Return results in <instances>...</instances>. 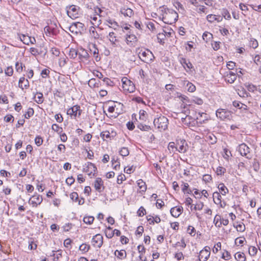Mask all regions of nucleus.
Listing matches in <instances>:
<instances>
[{
  "label": "nucleus",
  "mask_w": 261,
  "mask_h": 261,
  "mask_svg": "<svg viewBox=\"0 0 261 261\" xmlns=\"http://www.w3.org/2000/svg\"><path fill=\"white\" fill-rule=\"evenodd\" d=\"M160 9L162 12V19L164 23L172 24L177 20L178 15L175 11L164 6L160 7Z\"/></svg>",
  "instance_id": "1"
},
{
  "label": "nucleus",
  "mask_w": 261,
  "mask_h": 261,
  "mask_svg": "<svg viewBox=\"0 0 261 261\" xmlns=\"http://www.w3.org/2000/svg\"><path fill=\"white\" fill-rule=\"evenodd\" d=\"M153 124L160 131L165 130L167 128L168 120L165 116H160L154 119Z\"/></svg>",
  "instance_id": "2"
},
{
  "label": "nucleus",
  "mask_w": 261,
  "mask_h": 261,
  "mask_svg": "<svg viewBox=\"0 0 261 261\" xmlns=\"http://www.w3.org/2000/svg\"><path fill=\"white\" fill-rule=\"evenodd\" d=\"M138 56L142 61L146 63L152 62L154 58L153 54L149 49L144 51L141 50L138 53Z\"/></svg>",
  "instance_id": "3"
},
{
  "label": "nucleus",
  "mask_w": 261,
  "mask_h": 261,
  "mask_svg": "<svg viewBox=\"0 0 261 261\" xmlns=\"http://www.w3.org/2000/svg\"><path fill=\"white\" fill-rule=\"evenodd\" d=\"M122 87L124 91L129 93L133 92L135 87L133 83L128 80L126 77H123L121 79Z\"/></svg>",
  "instance_id": "4"
},
{
  "label": "nucleus",
  "mask_w": 261,
  "mask_h": 261,
  "mask_svg": "<svg viewBox=\"0 0 261 261\" xmlns=\"http://www.w3.org/2000/svg\"><path fill=\"white\" fill-rule=\"evenodd\" d=\"M82 112V110L80 107L78 105H75L67 110V114L69 115L71 118L76 119L77 117H80Z\"/></svg>",
  "instance_id": "5"
},
{
  "label": "nucleus",
  "mask_w": 261,
  "mask_h": 261,
  "mask_svg": "<svg viewBox=\"0 0 261 261\" xmlns=\"http://www.w3.org/2000/svg\"><path fill=\"white\" fill-rule=\"evenodd\" d=\"M216 115L218 118H220L222 120L230 119L231 116V114L230 111L223 109H218L216 111Z\"/></svg>",
  "instance_id": "6"
},
{
  "label": "nucleus",
  "mask_w": 261,
  "mask_h": 261,
  "mask_svg": "<svg viewBox=\"0 0 261 261\" xmlns=\"http://www.w3.org/2000/svg\"><path fill=\"white\" fill-rule=\"evenodd\" d=\"M211 255V248L205 246L199 252V259L200 261H207Z\"/></svg>",
  "instance_id": "7"
},
{
  "label": "nucleus",
  "mask_w": 261,
  "mask_h": 261,
  "mask_svg": "<svg viewBox=\"0 0 261 261\" xmlns=\"http://www.w3.org/2000/svg\"><path fill=\"white\" fill-rule=\"evenodd\" d=\"M86 165V166L83 168L84 172L87 173L90 177L94 176L97 169L94 164L90 162H88Z\"/></svg>",
  "instance_id": "8"
},
{
  "label": "nucleus",
  "mask_w": 261,
  "mask_h": 261,
  "mask_svg": "<svg viewBox=\"0 0 261 261\" xmlns=\"http://www.w3.org/2000/svg\"><path fill=\"white\" fill-rule=\"evenodd\" d=\"M79 8L75 5H71L67 8V13L72 19L78 17Z\"/></svg>",
  "instance_id": "9"
},
{
  "label": "nucleus",
  "mask_w": 261,
  "mask_h": 261,
  "mask_svg": "<svg viewBox=\"0 0 261 261\" xmlns=\"http://www.w3.org/2000/svg\"><path fill=\"white\" fill-rule=\"evenodd\" d=\"M238 151L242 156H246L247 159L251 158L250 154V149L245 143H242L239 146Z\"/></svg>",
  "instance_id": "10"
},
{
  "label": "nucleus",
  "mask_w": 261,
  "mask_h": 261,
  "mask_svg": "<svg viewBox=\"0 0 261 261\" xmlns=\"http://www.w3.org/2000/svg\"><path fill=\"white\" fill-rule=\"evenodd\" d=\"M176 144V150L180 153H185L188 149V145L185 140H177Z\"/></svg>",
  "instance_id": "11"
},
{
  "label": "nucleus",
  "mask_w": 261,
  "mask_h": 261,
  "mask_svg": "<svg viewBox=\"0 0 261 261\" xmlns=\"http://www.w3.org/2000/svg\"><path fill=\"white\" fill-rule=\"evenodd\" d=\"M103 244V237L100 234H96L92 239V245L97 248H100Z\"/></svg>",
  "instance_id": "12"
},
{
  "label": "nucleus",
  "mask_w": 261,
  "mask_h": 261,
  "mask_svg": "<svg viewBox=\"0 0 261 261\" xmlns=\"http://www.w3.org/2000/svg\"><path fill=\"white\" fill-rule=\"evenodd\" d=\"M42 198L39 195H34L30 198L29 202L33 206H37L38 205L41 204L42 201Z\"/></svg>",
  "instance_id": "13"
},
{
  "label": "nucleus",
  "mask_w": 261,
  "mask_h": 261,
  "mask_svg": "<svg viewBox=\"0 0 261 261\" xmlns=\"http://www.w3.org/2000/svg\"><path fill=\"white\" fill-rule=\"evenodd\" d=\"M94 186L95 190L99 193L102 192L105 189L103 182L101 178L99 177L96 178L94 183Z\"/></svg>",
  "instance_id": "14"
},
{
  "label": "nucleus",
  "mask_w": 261,
  "mask_h": 261,
  "mask_svg": "<svg viewBox=\"0 0 261 261\" xmlns=\"http://www.w3.org/2000/svg\"><path fill=\"white\" fill-rule=\"evenodd\" d=\"M183 211V208L181 206L172 207L170 210V213L171 215L175 217H178Z\"/></svg>",
  "instance_id": "15"
},
{
  "label": "nucleus",
  "mask_w": 261,
  "mask_h": 261,
  "mask_svg": "<svg viewBox=\"0 0 261 261\" xmlns=\"http://www.w3.org/2000/svg\"><path fill=\"white\" fill-rule=\"evenodd\" d=\"M84 24L81 22H77L75 23H73L70 27V30L71 32H73L74 31V29H76L77 30L75 31L76 32L77 31H81L84 30Z\"/></svg>",
  "instance_id": "16"
},
{
  "label": "nucleus",
  "mask_w": 261,
  "mask_h": 261,
  "mask_svg": "<svg viewBox=\"0 0 261 261\" xmlns=\"http://www.w3.org/2000/svg\"><path fill=\"white\" fill-rule=\"evenodd\" d=\"M19 87L21 89H28L29 86V82L27 79H25L24 77H21L19 80Z\"/></svg>",
  "instance_id": "17"
},
{
  "label": "nucleus",
  "mask_w": 261,
  "mask_h": 261,
  "mask_svg": "<svg viewBox=\"0 0 261 261\" xmlns=\"http://www.w3.org/2000/svg\"><path fill=\"white\" fill-rule=\"evenodd\" d=\"M107 38L109 39V40L111 42V44L113 46H117L116 43L118 41V40L117 39L116 34L114 32H110L108 36H107Z\"/></svg>",
  "instance_id": "18"
},
{
  "label": "nucleus",
  "mask_w": 261,
  "mask_h": 261,
  "mask_svg": "<svg viewBox=\"0 0 261 261\" xmlns=\"http://www.w3.org/2000/svg\"><path fill=\"white\" fill-rule=\"evenodd\" d=\"M213 200L215 204L220 205L221 207H223L224 206L222 204L221 198L222 197L220 193L218 192H215L213 194Z\"/></svg>",
  "instance_id": "19"
},
{
  "label": "nucleus",
  "mask_w": 261,
  "mask_h": 261,
  "mask_svg": "<svg viewBox=\"0 0 261 261\" xmlns=\"http://www.w3.org/2000/svg\"><path fill=\"white\" fill-rule=\"evenodd\" d=\"M106 24L114 30H116L119 27L118 23L116 21L110 18L106 20Z\"/></svg>",
  "instance_id": "20"
},
{
  "label": "nucleus",
  "mask_w": 261,
  "mask_h": 261,
  "mask_svg": "<svg viewBox=\"0 0 261 261\" xmlns=\"http://www.w3.org/2000/svg\"><path fill=\"white\" fill-rule=\"evenodd\" d=\"M206 19L210 22H214L215 21L220 22L222 20V17L221 16H217L216 15L209 14L207 16Z\"/></svg>",
  "instance_id": "21"
},
{
  "label": "nucleus",
  "mask_w": 261,
  "mask_h": 261,
  "mask_svg": "<svg viewBox=\"0 0 261 261\" xmlns=\"http://www.w3.org/2000/svg\"><path fill=\"white\" fill-rule=\"evenodd\" d=\"M120 12L125 16L131 17L133 15V10L125 7L121 9Z\"/></svg>",
  "instance_id": "22"
},
{
  "label": "nucleus",
  "mask_w": 261,
  "mask_h": 261,
  "mask_svg": "<svg viewBox=\"0 0 261 261\" xmlns=\"http://www.w3.org/2000/svg\"><path fill=\"white\" fill-rule=\"evenodd\" d=\"M137 185L139 188L140 192H145L147 189V186L145 182L141 179L137 181Z\"/></svg>",
  "instance_id": "23"
},
{
  "label": "nucleus",
  "mask_w": 261,
  "mask_h": 261,
  "mask_svg": "<svg viewBox=\"0 0 261 261\" xmlns=\"http://www.w3.org/2000/svg\"><path fill=\"white\" fill-rule=\"evenodd\" d=\"M137 40L136 36L134 34H127L126 35V42L127 44H133Z\"/></svg>",
  "instance_id": "24"
},
{
  "label": "nucleus",
  "mask_w": 261,
  "mask_h": 261,
  "mask_svg": "<svg viewBox=\"0 0 261 261\" xmlns=\"http://www.w3.org/2000/svg\"><path fill=\"white\" fill-rule=\"evenodd\" d=\"M114 254L119 259H122L126 257V252L124 250H121L120 251L116 250Z\"/></svg>",
  "instance_id": "25"
},
{
  "label": "nucleus",
  "mask_w": 261,
  "mask_h": 261,
  "mask_svg": "<svg viewBox=\"0 0 261 261\" xmlns=\"http://www.w3.org/2000/svg\"><path fill=\"white\" fill-rule=\"evenodd\" d=\"M234 258L237 261H246V256L243 252H237L234 255Z\"/></svg>",
  "instance_id": "26"
},
{
  "label": "nucleus",
  "mask_w": 261,
  "mask_h": 261,
  "mask_svg": "<svg viewBox=\"0 0 261 261\" xmlns=\"http://www.w3.org/2000/svg\"><path fill=\"white\" fill-rule=\"evenodd\" d=\"M180 62L185 68L187 67L188 69H190L193 68V65L192 63L190 61H187L185 58H181L180 60Z\"/></svg>",
  "instance_id": "27"
},
{
  "label": "nucleus",
  "mask_w": 261,
  "mask_h": 261,
  "mask_svg": "<svg viewBox=\"0 0 261 261\" xmlns=\"http://www.w3.org/2000/svg\"><path fill=\"white\" fill-rule=\"evenodd\" d=\"M90 51L92 53L93 55L95 56V60L96 61H98L100 60V58L98 57V49L95 47V44H92L91 47H90Z\"/></svg>",
  "instance_id": "28"
},
{
  "label": "nucleus",
  "mask_w": 261,
  "mask_h": 261,
  "mask_svg": "<svg viewBox=\"0 0 261 261\" xmlns=\"http://www.w3.org/2000/svg\"><path fill=\"white\" fill-rule=\"evenodd\" d=\"M220 192L223 195H225L228 192V190L224 184L221 183L218 186Z\"/></svg>",
  "instance_id": "29"
},
{
  "label": "nucleus",
  "mask_w": 261,
  "mask_h": 261,
  "mask_svg": "<svg viewBox=\"0 0 261 261\" xmlns=\"http://www.w3.org/2000/svg\"><path fill=\"white\" fill-rule=\"evenodd\" d=\"M106 236L111 239L114 236V230H112V228L110 226L108 227L105 231Z\"/></svg>",
  "instance_id": "30"
},
{
  "label": "nucleus",
  "mask_w": 261,
  "mask_h": 261,
  "mask_svg": "<svg viewBox=\"0 0 261 261\" xmlns=\"http://www.w3.org/2000/svg\"><path fill=\"white\" fill-rule=\"evenodd\" d=\"M36 95L37 97H36V96H34L35 101L39 104L42 103L44 101L43 94L41 93H37Z\"/></svg>",
  "instance_id": "31"
},
{
  "label": "nucleus",
  "mask_w": 261,
  "mask_h": 261,
  "mask_svg": "<svg viewBox=\"0 0 261 261\" xmlns=\"http://www.w3.org/2000/svg\"><path fill=\"white\" fill-rule=\"evenodd\" d=\"M236 79V74H227L226 76V81L229 83H233Z\"/></svg>",
  "instance_id": "32"
},
{
  "label": "nucleus",
  "mask_w": 261,
  "mask_h": 261,
  "mask_svg": "<svg viewBox=\"0 0 261 261\" xmlns=\"http://www.w3.org/2000/svg\"><path fill=\"white\" fill-rule=\"evenodd\" d=\"M168 148L170 151V153H174L176 151H177L176 144H175V143L173 142H170L168 144Z\"/></svg>",
  "instance_id": "33"
},
{
  "label": "nucleus",
  "mask_w": 261,
  "mask_h": 261,
  "mask_svg": "<svg viewBox=\"0 0 261 261\" xmlns=\"http://www.w3.org/2000/svg\"><path fill=\"white\" fill-rule=\"evenodd\" d=\"M31 37L21 34L19 36V38L21 41L25 44L29 45V41Z\"/></svg>",
  "instance_id": "34"
},
{
  "label": "nucleus",
  "mask_w": 261,
  "mask_h": 261,
  "mask_svg": "<svg viewBox=\"0 0 261 261\" xmlns=\"http://www.w3.org/2000/svg\"><path fill=\"white\" fill-rule=\"evenodd\" d=\"M248 252L251 256H255L257 252V249L255 246H250L248 248Z\"/></svg>",
  "instance_id": "35"
},
{
  "label": "nucleus",
  "mask_w": 261,
  "mask_h": 261,
  "mask_svg": "<svg viewBox=\"0 0 261 261\" xmlns=\"http://www.w3.org/2000/svg\"><path fill=\"white\" fill-rule=\"evenodd\" d=\"M34 111L33 108H29L27 112L24 114L25 118L29 119L30 117L34 115Z\"/></svg>",
  "instance_id": "36"
},
{
  "label": "nucleus",
  "mask_w": 261,
  "mask_h": 261,
  "mask_svg": "<svg viewBox=\"0 0 261 261\" xmlns=\"http://www.w3.org/2000/svg\"><path fill=\"white\" fill-rule=\"evenodd\" d=\"M119 153L122 156H126L129 154V151L126 147H122L119 150Z\"/></svg>",
  "instance_id": "37"
},
{
  "label": "nucleus",
  "mask_w": 261,
  "mask_h": 261,
  "mask_svg": "<svg viewBox=\"0 0 261 261\" xmlns=\"http://www.w3.org/2000/svg\"><path fill=\"white\" fill-rule=\"evenodd\" d=\"M94 218L92 216H86L83 219L84 222L88 224H91L93 223Z\"/></svg>",
  "instance_id": "38"
},
{
  "label": "nucleus",
  "mask_w": 261,
  "mask_h": 261,
  "mask_svg": "<svg viewBox=\"0 0 261 261\" xmlns=\"http://www.w3.org/2000/svg\"><path fill=\"white\" fill-rule=\"evenodd\" d=\"M212 36L213 35L211 33L205 32L203 34L202 38L206 42H208L212 38Z\"/></svg>",
  "instance_id": "39"
},
{
  "label": "nucleus",
  "mask_w": 261,
  "mask_h": 261,
  "mask_svg": "<svg viewBox=\"0 0 261 261\" xmlns=\"http://www.w3.org/2000/svg\"><path fill=\"white\" fill-rule=\"evenodd\" d=\"M187 90L190 92H193L196 90L195 86L191 83L188 82L187 85Z\"/></svg>",
  "instance_id": "40"
},
{
  "label": "nucleus",
  "mask_w": 261,
  "mask_h": 261,
  "mask_svg": "<svg viewBox=\"0 0 261 261\" xmlns=\"http://www.w3.org/2000/svg\"><path fill=\"white\" fill-rule=\"evenodd\" d=\"M88 85L91 88H94L98 86V83L96 82V79L93 78L89 81Z\"/></svg>",
  "instance_id": "41"
},
{
  "label": "nucleus",
  "mask_w": 261,
  "mask_h": 261,
  "mask_svg": "<svg viewBox=\"0 0 261 261\" xmlns=\"http://www.w3.org/2000/svg\"><path fill=\"white\" fill-rule=\"evenodd\" d=\"M100 137L103 140L106 139L111 138V134L109 131H103L101 133Z\"/></svg>",
  "instance_id": "42"
},
{
  "label": "nucleus",
  "mask_w": 261,
  "mask_h": 261,
  "mask_svg": "<svg viewBox=\"0 0 261 261\" xmlns=\"http://www.w3.org/2000/svg\"><path fill=\"white\" fill-rule=\"evenodd\" d=\"M221 257L224 260H228L231 258V255L228 251L225 250L222 253Z\"/></svg>",
  "instance_id": "43"
},
{
  "label": "nucleus",
  "mask_w": 261,
  "mask_h": 261,
  "mask_svg": "<svg viewBox=\"0 0 261 261\" xmlns=\"http://www.w3.org/2000/svg\"><path fill=\"white\" fill-rule=\"evenodd\" d=\"M137 248H138L139 252L140 253V254L139 255V258H140V259H142V258H143V254L145 252V248L144 247V246H141V245H139Z\"/></svg>",
  "instance_id": "44"
},
{
  "label": "nucleus",
  "mask_w": 261,
  "mask_h": 261,
  "mask_svg": "<svg viewBox=\"0 0 261 261\" xmlns=\"http://www.w3.org/2000/svg\"><path fill=\"white\" fill-rule=\"evenodd\" d=\"M189 185L188 183H183V187L182 188V191L184 193H187L188 194H191L192 191L189 189Z\"/></svg>",
  "instance_id": "45"
},
{
  "label": "nucleus",
  "mask_w": 261,
  "mask_h": 261,
  "mask_svg": "<svg viewBox=\"0 0 261 261\" xmlns=\"http://www.w3.org/2000/svg\"><path fill=\"white\" fill-rule=\"evenodd\" d=\"M235 227L237 230L239 232H244L245 230V226L243 223L237 225Z\"/></svg>",
  "instance_id": "46"
},
{
  "label": "nucleus",
  "mask_w": 261,
  "mask_h": 261,
  "mask_svg": "<svg viewBox=\"0 0 261 261\" xmlns=\"http://www.w3.org/2000/svg\"><path fill=\"white\" fill-rule=\"evenodd\" d=\"M51 128L55 132H57L58 133H61V132H62V128L61 127H60L57 124H53L52 126H51Z\"/></svg>",
  "instance_id": "47"
},
{
  "label": "nucleus",
  "mask_w": 261,
  "mask_h": 261,
  "mask_svg": "<svg viewBox=\"0 0 261 261\" xmlns=\"http://www.w3.org/2000/svg\"><path fill=\"white\" fill-rule=\"evenodd\" d=\"M254 63L257 65H261V56L256 55L253 58Z\"/></svg>",
  "instance_id": "48"
},
{
  "label": "nucleus",
  "mask_w": 261,
  "mask_h": 261,
  "mask_svg": "<svg viewBox=\"0 0 261 261\" xmlns=\"http://www.w3.org/2000/svg\"><path fill=\"white\" fill-rule=\"evenodd\" d=\"M69 56L71 58H75L77 56V51L73 48L70 49L69 53Z\"/></svg>",
  "instance_id": "49"
},
{
  "label": "nucleus",
  "mask_w": 261,
  "mask_h": 261,
  "mask_svg": "<svg viewBox=\"0 0 261 261\" xmlns=\"http://www.w3.org/2000/svg\"><path fill=\"white\" fill-rule=\"evenodd\" d=\"M79 249L81 251L87 252L90 249V246L87 245L86 244H83L80 246Z\"/></svg>",
  "instance_id": "50"
},
{
  "label": "nucleus",
  "mask_w": 261,
  "mask_h": 261,
  "mask_svg": "<svg viewBox=\"0 0 261 261\" xmlns=\"http://www.w3.org/2000/svg\"><path fill=\"white\" fill-rule=\"evenodd\" d=\"M44 32L46 35H51L53 34L54 30L53 29H51L49 26L45 27L44 28Z\"/></svg>",
  "instance_id": "51"
},
{
  "label": "nucleus",
  "mask_w": 261,
  "mask_h": 261,
  "mask_svg": "<svg viewBox=\"0 0 261 261\" xmlns=\"http://www.w3.org/2000/svg\"><path fill=\"white\" fill-rule=\"evenodd\" d=\"M187 232L190 235L194 236L196 233V230L192 226H189L188 228Z\"/></svg>",
  "instance_id": "52"
},
{
  "label": "nucleus",
  "mask_w": 261,
  "mask_h": 261,
  "mask_svg": "<svg viewBox=\"0 0 261 261\" xmlns=\"http://www.w3.org/2000/svg\"><path fill=\"white\" fill-rule=\"evenodd\" d=\"M221 248V243L220 242L217 243L213 249V252L214 253H217L218 251Z\"/></svg>",
  "instance_id": "53"
},
{
  "label": "nucleus",
  "mask_w": 261,
  "mask_h": 261,
  "mask_svg": "<svg viewBox=\"0 0 261 261\" xmlns=\"http://www.w3.org/2000/svg\"><path fill=\"white\" fill-rule=\"evenodd\" d=\"M245 241V238H238L235 240V244L237 245H242Z\"/></svg>",
  "instance_id": "54"
},
{
  "label": "nucleus",
  "mask_w": 261,
  "mask_h": 261,
  "mask_svg": "<svg viewBox=\"0 0 261 261\" xmlns=\"http://www.w3.org/2000/svg\"><path fill=\"white\" fill-rule=\"evenodd\" d=\"M145 214H146L145 209L143 206H141L137 212L138 215L139 217H142L144 215H145Z\"/></svg>",
  "instance_id": "55"
},
{
  "label": "nucleus",
  "mask_w": 261,
  "mask_h": 261,
  "mask_svg": "<svg viewBox=\"0 0 261 261\" xmlns=\"http://www.w3.org/2000/svg\"><path fill=\"white\" fill-rule=\"evenodd\" d=\"M35 143L38 146H40L42 144L43 139L40 136H37L35 139Z\"/></svg>",
  "instance_id": "56"
},
{
  "label": "nucleus",
  "mask_w": 261,
  "mask_h": 261,
  "mask_svg": "<svg viewBox=\"0 0 261 261\" xmlns=\"http://www.w3.org/2000/svg\"><path fill=\"white\" fill-rule=\"evenodd\" d=\"M15 68L17 72H21L23 69L22 63H19L18 62H16L15 64Z\"/></svg>",
  "instance_id": "57"
},
{
  "label": "nucleus",
  "mask_w": 261,
  "mask_h": 261,
  "mask_svg": "<svg viewBox=\"0 0 261 261\" xmlns=\"http://www.w3.org/2000/svg\"><path fill=\"white\" fill-rule=\"evenodd\" d=\"M173 247H177V246H181L182 248H185L186 246V244L185 242V241L184 239H182L181 240V242H178L176 244L173 245Z\"/></svg>",
  "instance_id": "58"
},
{
  "label": "nucleus",
  "mask_w": 261,
  "mask_h": 261,
  "mask_svg": "<svg viewBox=\"0 0 261 261\" xmlns=\"http://www.w3.org/2000/svg\"><path fill=\"white\" fill-rule=\"evenodd\" d=\"M70 198L75 202H77L79 200V195L76 192H72L70 195Z\"/></svg>",
  "instance_id": "59"
},
{
  "label": "nucleus",
  "mask_w": 261,
  "mask_h": 261,
  "mask_svg": "<svg viewBox=\"0 0 261 261\" xmlns=\"http://www.w3.org/2000/svg\"><path fill=\"white\" fill-rule=\"evenodd\" d=\"M5 74L8 76H12L13 73V69L12 67H8L5 70Z\"/></svg>",
  "instance_id": "60"
},
{
  "label": "nucleus",
  "mask_w": 261,
  "mask_h": 261,
  "mask_svg": "<svg viewBox=\"0 0 261 261\" xmlns=\"http://www.w3.org/2000/svg\"><path fill=\"white\" fill-rule=\"evenodd\" d=\"M225 169L222 167H218L216 170V173L218 175H221L224 173Z\"/></svg>",
  "instance_id": "61"
},
{
  "label": "nucleus",
  "mask_w": 261,
  "mask_h": 261,
  "mask_svg": "<svg viewBox=\"0 0 261 261\" xmlns=\"http://www.w3.org/2000/svg\"><path fill=\"white\" fill-rule=\"evenodd\" d=\"M258 45V42L256 40L253 39L250 41V46L253 48H256Z\"/></svg>",
  "instance_id": "62"
},
{
  "label": "nucleus",
  "mask_w": 261,
  "mask_h": 261,
  "mask_svg": "<svg viewBox=\"0 0 261 261\" xmlns=\"http://www.w3.org/2000/svg\"><path fill=\"white\" fill-rule=\"evenodd\" d=\"M50 52L52 54L56 56V57L59 56L60 54L59 50L58 48H55V47L51 48V49L50 50Z\"/></svg>",
  "instance_id": "63"
},
{
  "label": "nucleus",
  "mask_w": 261,
  "mask_h": 261,
  "mask_svg": "<svg viewBox=\"0 0 261 261\" xmlns=\"http://www.w3.org/2000/svg\"><path fill=\"white\" fill-rule=\"evenodd\" d=\"M58 150L60 153H65L66 150L65 146L64 144H60L58 146Z\"/></svg>",
  "instance_id": "64"
}]
</instances>
